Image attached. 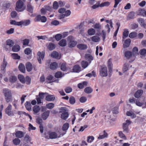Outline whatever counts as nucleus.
<instances>
[{
	"label": "nucleus",
	"mask_w": 146,
	"mask_h": 146,
	"mask_svg": "<svg viewBox=\"0 0 146 146\" xmlns=\"http://www.w3.org/2000/svg\"><path fill=\"white\" fill-rule=\"evenodd\" d=\"M99 71L100 74L101 76L105 77L107 76L108 71L107 68L104 65H102L100 66Z\"/></svg>",
	"instance_id": "7ed1b4c3"
},
{
	"label": "nucleus",
	"mask_w": 146,
	"mask_h": 146,
	"mask_svg": "<svg viewBox=\"0 0 146 146\" xmlns=\"http://www.w3.org/2000/svg\"><path fill=\"white\" fill-rule=\"evenodd\" d=\"M119 137L125 140L127 139V138L125 135L121 131H120L119 132Z\"/></svg>",
	"instance_id": "13d9d810"
},
{
	"label": "nucleus",
	"mask_w": 146,
	"mask_h": 146,
	"mask_svg": "<svg viewBox=\"0 0 146 146\" xmlns=\"http://www.w3.org/2000/svg\"><path fill=\"white\" fill-rule=\"evenodd\" d=\"M92 40L94 42H98L100 41V38L97 36H94L92 37Z\"/></svg>",
	"instance_id": "3c124183"
},
{
	"label": "nucleus",
	"mask_w": 146,
	"mask_h": 146,
	"mask_svg": "<svg viewBox=\"0 0 146 146\" xmlns=\"http://www.w3.org/2000/svg\"><path fill=\"white\" fill-rule=\"evenodd\" d=\"M129 31L127 29H125L123 33L122 38L124 40L125 38L127 37L129 35Z\"/></svg>",
	"instance_id": "393cba45"
},
{
	"label": "nucleus",
	"mask_w": 146,
	"mask_h": 146,
	"mask_svg": "<svg viewBox=\"0 0 146 146\" xmlns=\"http://www.w3.org/2000/svg\"><path fill=\"white\" fill-rule=\"evenodd\" d=\"M75 99L74 97L71 96L69 98V102L70 104L73 105L75 103Z\"/></svg>",
	"instance_id": "603ef678"
},
{
	"label": "nucleus",
	"mask_w": 146,
	"mask_h": 146,
	"mask_svg": "<svg viewBox=\"0 0 146 146\" xmlns=\"http://www.w3.org/2000/svg\"><path fill=\"white\" fill-rule=\"evenodd\" d=\"M49 136L46 135V134H44L45 136V137L47 139H56L57 137V135L56 133L54 132H51V131H49L48 132Z\"/></svg>",
	"instance_id": "423d86ee"
},
{
	"label": "nucleus",
	"mask_w": 146,
	"mask_h": 146,
	"mask_svg": "<svg viewBox=\"0 0 146 146\" xmlns=\"http://www.w3.org/2000/svg\"><path fill=\"white\" fill-rule=\"evenodd\" d=\"M131 122L129 120H127L126 121L125 123H123V131L126 133H128L129 131L128 127L130 125Z\"/></svg>",
	"instance_id": "39448f33"
},
{
	"label": "nucleus",
	"mask_w": 146,
	"mask_h": 146,
	"mask_svg": "<svg viewBox=\"0 0 146 146\" xmlns=\"http://www.w3.org/2000/svg\"><path fill=\"white\" fill-rule=\"evenodd\" d=\"M18 79L23 84L25 83V78L24 76L21 74H19L18 76Z\"/></svg>",
	"instance_id": "4be33fe9"
},
{
	"label": "nucleus",
	"mask_w": 146,
	"mask_h": 146,
	"mask_svg": "<svg viewBox=\"0 0 146 146\" xmlns=\"http://www.w3.org/2000/svg\"><path fill=\"white\" fill-rule=\"evenodd\" d=\"M69 127V124L68 123H64L62 126V130L63 131H66L68 129Z\"/></svg>",
	"instance_id": "c9c22d12"
},
{
	"label": "nucleus",
	"mask_w": 146,
	"mask_h": 146,
	"mask_svg": "<svg viewBox=\"0 0 146 146\" xmlns=\"http://www.w3.org/2000/svg\"><path fill=\"white\" fill-rule=\"evenodd\" d=\"M129 64L127 63H125L124 64L122 69V71L123 72H125L128 70Z\"/></svg>",
	"instance_id": "c03bdc74"
},
{
	"label": "nucleus",
	"mask_w": 146,
	"mask_h": 146,
	"mask_svg": "<svg viewBox=\"0 0 146 146\" xmlns=\"http://www.w3.org/2000/svg\"><path fill=\"white\" fill-rule=\"evenodd\" d=\"M137 36V33L135 32H132L129 35V37L131 38H136Z\"/></svg>",
	"instance_id": "58836bf2"
},
{
	"label": "nucleus",
	"mask_w": 146,
	"mask_h": 146,
	"mask_svg": "<svg viewBox=\"0 0 146 146\" xmlns=\"http://www.w3.org/2000/svg\"><path fill=\"white\" fill-rule=\"evenodd\" d=\"M55 45L53 43H50L48 45V48L50 50H52L55 48Z\"/></svg>",
	"instance_id": "79ce46f5"
},
{
	"label": "nucleus",
	"mask_w": 146,
	"mask_h": 146,
	"mask_svg": "<svg viewBox=\"0 0 146 146\" xmlns=\"http://www.w3.org/2000/svg\"><path fill=\"white\" fill-rule=\"evenodd\" d=\"M137 21L144 27H145L144 20L143 19L141 18H139L137 19Z\"/></svg>",
	"instance_id": "6e6d98bb"
},
{
	"label": "nucleus",
	"mask_w": 146,
	"mask_h": 146,
	"mask_svg": "<svg viewBox=\"0 0 146 146\" xmlns=\"http://www.w3.org/2000/svg\"><path fill=\"white\" fill-rule=\"evenodd\" d=\"M16 137L19 138H21L23 137V133L21 131H18L15 133Z\"/></svg>",
	"instance_id": "a878e982"
},
{
	"label": "nucleus",
	"mask_w": 146,
	"mask_h": 146,
	"mask_svg": "<svg viewBox=\"0 0 146 146\" xmlns=\"http://www.w3.org/2000/svg\"><path fill=\"white\" fill-rule=\"evenodd\" d=\"M66 64L65 62H64L61 65L60 69L61 70L63 71H65L67 70V68L66 67Z\"/></svg>",
	"instance_id": "72a5a7b5"
},
{
	"label": "nucleus",
	"mask_w": 146,
	"mask_h": 146,
	"mask_svg": "<svg viewBox=\"0 0 146 146\" xmlns=\"http://www.w3.org/2000/svg\"><path fill=\"white\" fill-rule=\"evenodd\" d=\"M31 50L29 48H26L24 50L25 53L27 55L30 54L31 53Z\"/></svg>",
	"instance_id": "052dcab7"
},
{
	"label": "nucleus",
	"mask_w": 146,
	"mask_h": 146,
	"mask_svg": "<svg viewBox=\"0 0 146 146\" xmlns=\"http://www.w3.org/2000/svg\"><path fill=\"white\" fill-rule=\"evenodd\" d=\"M131 42V40L129 39H126L124 44V48H127L129 46Z\"/></svg>",
	"instance_id": "2f4dec72"
},
{
	"label": "nucleus",
	"mask_w": 146,
	"mask_h": 146,
	"mask_svg": "<svg viewBox=\"0 0 146 146\" xmlns=\"http://www.w3.org/2000/svg\"><path fill=\"white\" fill-rule=\"evenodd\" d=\"M19 69L20 71L23 73H25V68L24 65L22 64H19Z\"/></svg>",
	"instance_id": "6ab92c4d"
},
{
	"label": "nucleus",
	"mask_w": 146,
	"mask_h": 146,
	"mask_svg": "<svg viewBox=\"0 0 146 146\" xmlns=\"http://www.w3.org/2000/svg\"><path fill=\"white\" fill-rule=\"evenodd\" d=\"M64 90L67 93H70L72 92V88L70 87H67L65 88Z\"/></svg>",
	"instance_id": "680f3d73"
},
{
	"label": "nucleus",
	"mask_w": 146,
	"mask_h": 146,
	"mask_svg": "<svg viewBox=\"0 0 146 146\" xmlns=\"http://www.w3.org/2000/svg\"><path fill=\"white\" fill-rule=\"evenodd\" d=\"M50 113L49 110H47L42 114L41 117L43 120H45L47 119Z\"/></svg>",
	"instance_id": "4468645a"
},
{
	"label": "nucleus",
	"mask_w": 146,
	"mask_h": 146,
	"mask_svg": "<svg viewBox=\"0 0 146 146\" xmlns=\"http://www.w3.org/2000/svg\"><path fill=\"white\" fill-rule=\"evenodd\" d=\"M25 106L27 110L29 111L31 110V106L30 102H27L25 104Z\"/></svg>",
	"instance_id": "c85d7f7f"
},
{
	"label": "nucleus",
	"mask_w": 146,
	"mask_h": 146,
	"mask_svg": "<svg viewBox=\"0 0 146 146\" xmlns=\"http://www.w3.org/2000/svg\"><path fill=\"white\" fill-rule=\"evenodd\" d=\"M13 143L15 145H18L21 142V140L18 138H16L13 140Z\"/></svg>",
	"instance_id": "09e8293b"
},
{
	"label": "nucleus",
	"mask_w": 146,
	"mask_h": 146,
	"mask_svg": "<svg viewBox=\"0 0 146 146\" xmlns=\"http://www.w3.org/2000/svg\"><path fill=\"white\" fill-rule=\"evenodd\" d=\"M93 90L90 87H88L86 88L84 90V92L87 94H90L92 92Z\"/></svg>",
	"instance_id": "a19ab883"
},
{
	"label": "nucleus",
	"mask_w": 146,
	"mask_h": 146,
	"mask_svg": "<svg viewBox=\"0 0 146 146\" xmlns=\"http://www.w3.org/2000/svg\"><path fill=\"white\" fill-rule=\"evenodd\" d=\"M25 66L28 72H30L32 70L33 66L31 62H27L25 64Z\"/></svg>",
	"instance_id": "2eb2a0df"
},
{
	"label": "nucleus",
	"mask_w": 146,
	"mask_h": 146,
	"mask_svg": "<svg viewBox=\"0 0 146 146\" xmlns=\"http://www.w3.org/2000/svg\"><path fill=\"white\" fill-rule=\"evenodd\" d=\"M6 44L9 46L10 47H11L14 45V42L12 40L9 39L6 41Z\"/></svg>",
	"instance_id": "37998d69"
},
{
	"label": "nucleus",
	"mask_w": 146,
	"mask_h": 146,
	"mask_svg": "<svg viewBox=\"0 0 146 146\" xmlns=\"http://www.w3.org/2000/svg\"><path fill=\"white\" fill-rule=\"evenodd\" d=\"M54 106V104L53 103H49L46 105V107L48 109H52Z\"/></svg>",
	"instance_id": "4d7b16f0"
},
{
	"label": "nucleus",
	"mask_w": 146,
	"mask_h": 146,
	"mask_svg": "<svg viewBox=\"0 0 146 146\" xmlns=\"http://www.w3.org/2000/svg\"><path fill=\"white\" fill-rule=\"evenodd\" d=\"M138 13L137 15L145 17V9H139L138 10Z\"/></svg>",
	"instance_id": "de8ad7c7"
},
{
	"label": "nucleus",
	"mask_w": 146,
	"mask_h": 146,
	"mask_svg": "<svg viewBox=\"0 0 146 146\" xmlns=\"http://www.w3.org/2000/svg\"><path fill=\"white\" fill-rule=\"evenodd\" d=\"M58 44L61 46H64L66 44V40L65 39H62L59 41Z\"/></svg>",
	"instance_id": "4c0bfd02"
},
{
	"label": "nucleus",
	"mask_w": 146,
	"mask_h": 146,
	"mask_svg": "<svg viewBox=\"0 0 146 146\" xmlns=\"http://www.w3.org/2000/svg\"><path fill=\"white\" fill-rule=\"evenodd\" d=\"M35 21H40L42 23H45L47 21V18L44 16H41L40 15H37L35 18Z\"/></svg>",
	"instance_id": "6e6552de"
},
{
	"label": "nucleus",
	"mask_w": 146,
	"mask_h": 146,
	"mask_svg": "<svg viewBox=\"0 0 146 146\" xmlns=\"http://www.w3.org/2000/svg\"><path fill=\"white\" fill-rule=\"evenodd\" d=\"M24 3L21 0H19L16 3L15 10L18 12H22L25 9L24 6Z\"/></svg>",
	"instance_id": "f03ea898"
},
{
	"label": "nucleus",
	"mask_w": 146,
	"mask_h": 146,
	"mask_svg": "<svg viewBox=\"0 0 146 146\" xmlns=\"http://www.w3.org/2000/svg\"><path fill=\"white\" fill-rule=\"evenodd\" d=\"M55 98L54 96L51 95H47L45 98V100L48 101H51L54 100Z\"/></svg>",
	"instance_id": "412c9836"
},
{
	"label": "nucleus",
	"mask_w": 146,
	"mask_h": 146,
	"mask_svg": "<svg viewBox=\"0 0 146 146\" xmlns=\"http://www.w3.org/2000/svg\"><path fill=\"white\" fill-rule=\"evenodd\" d=\"M94 139V137L93 136H89L87 137V141L88 143H91L93 142Z\"/></svg>",
	"instance_id": "5fc2aeb1"
},
{
	"label": "nucleus",
	"mask_w": 146,
	"mask_h": 146,
	"mask_svg": "<svg viewBox=\"0 0 146 146\" xmlns=\"http://www.w3.org/2000/svg\"><path fill=\"white\" fill-rule=\"evenodd\" d=\"M96 33L95 30L93 28L90 29L88 31V34L89 35H92L95 34Z\"/></svg>",
	"instance_id": "ea45409f"
},
{
	"label": "nucleus",
	"mask_w": 146,
	"mask_h": 146,
	"mask_svg": "<svg viewBox=\"0 0 146 146\" xmlns=\"http://www.w3.org/2000/svg\"><path fill=\"white\" fill-rule=\"evenodd\" d=\"M27 11L31 13H33V8L30 3L27 5Z\"/></svg>",
	"instance_id": "473e14b6"
},
{
	"label": "nucleus",
	"mask_w": 146,
	"mask_h": 146,
	"mask_svg": "<svg viewBox=\"0 0 146 146\" xmlns=\"http://www.w3.org/2000/svg\"><path fill=\"white\" fill-rule=\"evenodd\" d=\"M87 98L85 96H82L80 98V101L81 103H84L87 101Z\"/></svg>",
	"instance_id": "338daca9"
},
{
	"label": "nucleus",
	"mask_w": 146,
	"mask_h": 146,
	"mask_svg": "<svg viewBox=\"0 0 146 146\" xmlns=\"http://www.w3.org/2000/svg\"><path fill=\"white\" fill-rule=\"evenodd\" d=\"M93 27L96 29H98L100 30L101 28V25L100 23H96L95 25L93 26Z\"/></svg>",
	"instance_id": "e2e57ef3"
},
{
	"label": "nucleus",
	"mask_w": 146,
	"mask_h": 146,
	"mask_svg": "<svg viewBox=\"0 0 146 146\" xmlns=\"http://www.w3.org/2000/svg\"><path fill=\"white\" fill-rule=\"evenodd\" d=\"M77 47L80 50H85L87 48V45L82 43L78 44L77 45Z\"/></svg>",
	"instance_id": "dca6fc26"
},
{
	"label": "nucleus",
	"mask_w": 146,
	"mask_h": 146,
	"mask_svg": "<svg viewBox=\"0 0 146 146\" xmlns=\"http://www.w3.org/2000/svg\"><path fill=\"white\" fill-rule=\"evenodd\" d=\"M108 135V134L104 130V134L103 135H100L98 139H103L107 137Z\"/></svg>",
	"instance_id": "a18cd8bd"
},
{
	"label": "nucleus",
	"mask_w": 146,
	"mask_h": 146,
	"mask_svg": "<svg viewBox=\"0 0 146 146\" xmlns=\"http://www.w3.org/2000/svg\"><path fill=\"white\" fill-rule=\"evenodd\" d=\"M143 93V91L142 90H138L135 93L134 96L136 98H139L142 95Z\"/></svg>",
	"instance_id": "f3484780"
},
{
	"label": "nucleus",
	"mask_w": 146,
	"mask_h": 146,
	"mask_svg": "<svg viewBox=\"0 0 146 146\" xmlns=\"http://www.w3.org/2000/svg\"><path fill=\"white\" fill-rule=\"evenodd\" d=\"M12 108L11 105L9 104L5 110V113L9 116L14 115L13 112L12 111Z\"/></svg>",
	"instance_id": "0eeeda50"
},
{
	"label": "nucleus",
	"mask_w": 146,
	"mask_h": 146,
	"mask_svg": "<svg viewBox=\"0 0 146 146\" xmlns=\"http://www.w3.org/2000/svg\"><path fill=\"white\" fill-rule=\"evenodd\" d=\"M62 38V35L60 34H56L55 36V39L57 41H59Z\"/></svg>",
	"instance_id": "69168bd1"
},
{
	"label": "nucleus",
	"mask_w": 146,
	"mask_h": 146,
	"mask_svg": "<svg viewBox=\"0 0 146 146\" xmlns=\"http://www.w3.org/2000/svg\"><path fill=\"white\" fill-rule=\"evenodd\" d=\"M51 56L54 58L60 59V57L59 56L58 53L56 51H53L51 54Z\"/></svg>",
	"instance_id": "bb28decb"
},
{
	"label": "nucleus",
	"mask_w": 146,
	"mask_h": 146,
	"mask_svg": "<svg viewBox=\"0 0 146 146\" xmlns=\"http://www.w3.org/2000/svg\"><path fill=\"white\" fill-rule=\"evenodd\" d=\"M73 37L72 36H69L68 37V40L69 41L68 43V46L70 48L74 47L77 44V42L76 41L72 40Z\"/></svg>",
	"instance_id": "20e7f679"
},
{
	"label": "nucleus",
	"mask_w": 146,
	"mask_h": 146,
	"mask_svg": "<svg viewBox=\"0 0 146 146\" xmlns=\"http://www.w3.org/2000/svg\"><path fill=\"white\" fill-rule=\"evenodd\" d=\"M125 56L127 59H129L131 58L132 57H133L134 59L133 60L131 61H129V62H133L135 59V57L134 56L132 55V53L131 52L129 51H126L125 53Z\"/></svg>",
	"instance_id": "9b49d317"
},
{
	"label": "nucleus",
	"mask_w": 146,
	"mask_h": 146,
	"mask_svg": "<svg viewBox=\"0 0 146 146\" xmlns=\"http://www.w3.org/2000/svg\"><path fill=\"white\" fill-rule=\"evenodd\" d=\"M56 78H60L62 77V73L61 72L58 71L56 72L54 75Z\"/></svg>",
	"instance_id": "bf43d9fd"
},
{
	"label": "nucleus",
	"mask_w": 146,
	"mask_h": 146,
	"mask_svg": "<svg viewBox=\"0 0 146 146\" xmlns=\"http://www.w3.org/2000/svg\"><path fill=\"white\" fill-rule=\"evenodd\" d=\"M3 92L5 97L6 102L9 103L12 102V98L11 91L7 88H4L3 90Z\"/></svg>",
	"instance_id": "f257e3e1"
},
{
	"label": "nucleus",
	"mask_w": 146,
	"mask_h": 146,
	"mask_svg": "<svg viewBox=\"0 0 146 146\" xmlns=\"http://www.w3.org/2000/svg\"><path fill=\"white\" fill-rule=\"evenodd\" d=\"M58 3L56 1L54 2L53 4V9H56L58 8Z\"/></svg>",
	"instance_id": "774afa93"
},
{
	"label": "nucleus",
	"mask_w": 146,
	"mask_h": 146,
	"mask_svg": "<svg viewBox=\"0 0 146 146\" xmlns=\"http://www.w3.org/2000/svg\"><path fill=\"white\" fill-rule=\"evenodd\" d=\"M126 115L127 116H131V118H134L136 117V115L132 112L127 111Z\"/></svg>",
	"instance_id": "f704fd0d"
},
{
	"label": "nucleus",
	"mask_w": 146,
	"mask_h": 146,
	"mask_svg": "<svg viewBox=\"0 0 146 146\" xmlns=\"http://www.w3.org/2000/svg\"><path fill=\"white\" fill-rule=\"evenodd\" d=\"M23 25L24 26H27L30 23V21L29 20H27L24 21H22Z\"/></svg>",
	"instance_id": "0e129e2a"
},
{
	"label": "nucleus",
	"mask_w": 146,
	"mask_h": 146,
	"mask_svg": "<svg viewBox=\"0 0 146 146\" xmlns=\"http://www.w3.org/2000/svg\"><path fill=\"white\" fill-rule=\"evenodd\" d=\"M52 8L47 5L45 6L44 7L42 8L40 11L41 14L42 15H45L47 11H51Z\"/></svg>",
	"instance_id": "1a4fd4ad"
},
{
	"label": "nucleus",
	"mask_w": 146,
	"mask_h": 146,
	"mask_svg": "<svg viewBox=\"0 0 146 146\" xmlns=\"http://www.w3.org/2000/svg\"><path fill=\"white\" fill-rule=\"evenodd\" d=\"M31 79L28 76H27L25 77V81L26 84L27 85H29L31 83Z\"/></svg>",
	"instance_id": "8fccbe9b"
},
{
	"label": "nucleus",
	"mask_w": 146,
	"mask_h": 146,
	"mask_svg": "<svg viewBox=\"0 0 146 146\" xmlns=\"http://www.w3.org/2000/svg\"><path fill=\"white\" fill-rule=\"evenodd\" d=\"M11 56L14 59H19L20 56L18 55L17 53H13L11 54Z\"/></svg>",
	"instance_id": "864d4df0"
},
{
	"label": "nucleus",
	"mask_w": 146,
	"mask_h": 146,
	"mask_svg": "<svg viewBox=\"0 0 146 146\" xmlns=\"http://www.w3.org/2000/svg\"><path fill=\"white\" fill-rule=\"evenodd\" d=\"M135 13L132 11L130 12L128 15V17L129 19H133L135 17Z\"/></svg>",
	"instance_id": "49530a36"
},
{
	"label": "nucleus",
	"mask_w": 146,
	"mask_h": 146,
	"mask_svg": "<svg viewBox=\"0 0 146 146\" xmlns=\"http://www.w3.org/2000/svg\"><path fill=\"white\" fill-rule=\"evenodd\" d=\"M17 80V78L15 76H11L9 77V81L11 83H15Z\"/></svg>",
	"instance_id": "e433bc0d"
},
{
	"label": "nucleus",
	"mask_w": 146,
	"mask_h": 146,
	"mask_svg": "<svg viewBox=\"0 0 146 146\" xmlns=\"http://www.w3.org/2000/svg\"><path fill=\"white\" fill-rule=\"evenodd\" d=\"M58 66V64L55 62H53L50 65V68L51 69L54 70L56 69Z\"/></svg>",
	"instance_id": "5701e85b"
},
{
	"label": "nucleus",
	"mask_w": 146,
	"mask_h": 146,
	"mask_svg": "<svg viewBox=\"0 0 146 146\" xmlns=\"http://www.w3.org/2000/svg\"><path fill=\"white\" fill-rule=\"evenodd\" d=\"M85 58L86 60L88 61L89 63H90L92 60H93V56L89 54H86L85 55Z\"/></svg>",
	"instance_id": "a211bd4d"
},
{
	"label": "nucleus",
	"mask_w": 146,
	"mask_h": 146,
	"mask_svg": "<svg viewBox=\"0 0 146 146\" xmlns=\"http://www.w3.org/2000/svg\"><path fill=\"white\" fill-rule=\"evenodd\" d=\"M72 70L73 72L79 73L81 71V68L79 65L76 64L74 66Z\"/></svg>",
	"instance_id": "ddd939ff"
},
{
	"label": "nucleus",
	"mask_w": 146,
	"mask_h": 146,
	"mask_svg": "<svg viewBox=\"0 0 146 146\" xmlns=\"http://www.w3.org/2000/svg\"><path fill=\"white\" fill-rule=\"evenodd\" d=\"M82 67L84 69L86 68L88 66V62L85 60L82 61L81 63Z\"/></svg>",
	"instance_id": "7c9ffc66"
},
{
	"label": "nucleus",
	"mask_w": 146,
	"mask_h": 146,
	"mask_svg": "<svg viewBox=\"0 0 146 146\" xmlns=\"http://www.w3.org/2000/svg\"><path fill=\"white\" fill-rule=\"evenodd\" d=\"M37 55L39 56L38 58V62L39 64H41L42 63L41 59L43 60L45 55V52H41L40 51H39L38 52Z\"/></svg>",
	"instance_id": "9d476101"
},
{
	"label": "nucleus",
	"mask_w": 146,
	"mask_h": 146,
	"mask_svg": "<svg viewBox=\"0 0 146 146\" xmlns=\"http://www.w3.org/2000/svg\"><path fill=\"white\" fill-rule=\"evenodd\" d=\"M20 50V47L18 44H15L12 48V50L14 52H18Z\"/></svg>",
	"instance_id": "cd10ccee"
},
{
	"label": "nucleus",
	"mask_w": 146,
	"mask_h": 146,
	"mask_svg": "<svg viewBox=\"0 0 146 146\" xmlns=\"http://www.w3.org/2000/svg\"><path fill=\"white\" fill-rule=\"evenodd\" d=\"M33 110L34 114H36L39 112L40 111V107L37 105L34 106L33 108Z\"/></svg>",
	"instance_id": "b1692460"
},
{
	"label": "nucleus",
	"mask_w": 146,
	"mask_h": 146,
	"mask_svg": "<svg viewBox=\"0 0 146 146\" xmlns=\"http://www.w3.org/2000/svg\"><path fill=\"white\" fill-rule=\"evenodd\" d=\"M68 115L69 114L68 112H63L61 114V118L63 119L66 120L68 117Z\"/></svg>",
	"instance_id": "c756f323"
},
{
	"label": "nucleus",
	"mask_w": 146,
	"mask_h": 146,
	"mask_svg": "<svg viewBox=\"0 0 146 146\" xmlns=\"http://www.w3.org/2000/svg\"><path fill=\"white\" fill-rule=\"evenodd\" d=\"M88 82L86 81H84L82 83H80L78 84V87L80 89H82L84 87V86H87Z\"/></svg>",
	"instance_id": "aec40b11"
},
{
	"label": "nucleus",
	"mask_w": 146,
	"mask_h": 146,
	"mask_svg": "<svg viewBox=\"0 0 146 146\" xmlns=\"http://www.w3.org/2000/svg\"><path fill=\"white\" fill-rule=\"evenodd\" d=\"M7 62L5 60V58L4 57L2 64L1 66V71L2 73H4L5 72V68L7 66Z\"/></svg>",
	"instance_id": "f8f14e48"
}]
</instances>
